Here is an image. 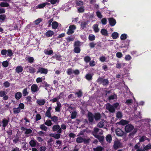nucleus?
<instances>
[{
  "label": "nucleus",
  "mask_w": 151,
  "mask_h": 151,
  "mask_svg": "<svg viewBox=\"0 0 151 151\" xmlns=\"http://www.w3.org/2000/svg\"><path fill=\"white\" fill-rule=\"evenodd\" d=\"M133 130V132L130 134L131 135H133L135 134L137 131V129L134 128V126L130 124L127 125L125 127V130L127 132H129Z\"/></svg>",
  "instance_id": "nucleus-1"
},
{
  "label": "nucleus",
  "mask_w": 151,
  "mask_h": 151,
  "mask_svg": "<svg viewBox=\"0 0 151 151\" xmlns=\"http://www.w3.org/2000/svg\"><path fill=\"white\" fill-rule=\"evenodd\" d=\"M98 82L104 85H106L108 84L109 81L107 79H103L99 78L98 80Z\"/></svg>",
  "instance_id": "nucleus-2"
},
{
  "label": "nucleus",
  "mask_w": 151,
  "mask_h": 151,
  "mask_svg": "<svg viewBox=\"0 0 151 151\" xmlns=\"http://www.w3.org/2000/svg\"><path fill=\"white\" fill-rule=\"evenodd\" d=\"M48 72V70L45 68L40 67L38 69L37 73H40L41 74H46Z\"/></svg>",
  "instance_id": "nucleus-3"
},
{
  "label": "nucleus",
  "mask_w": 151,
  "mask_h": 151,
  "mask_svg": "<svg viewBox=\"0 0 151 151\" xmlns=\"http://www.w3.org/2000/svg\"><path fill=\"white\" fill-rule=\"evenodd\" d=\"M106 109L111 113H114L115 111V108L113 106L109 104H106Z\"/></svg>",
  "instance_id": "nucleus-4"
},
{
  "label": "nucleus",
  "mask_w": 151,
  "mask_h": 151,
  "mask_svg": "<svg viewBox=\"0 0 151 151\" xmlns=\"http://www.w3.org/2000/svg\"><path fill=\"white\" fill-rule=\"evenodd\" d=\"M76 29V27L74 25H70L67 32L68 35H70L74 32V30Z\"/></svg>",
  "instance_id": "nucleus-5"
},
{
  "label": "nucleus",
  "mask_w": 151,
  "mask_h": 151,
  "mask_svg": "<svg viewBox=\"0 0 151 151\" xmlns=\"http://www.w3.org/2000/svg\"><path fill=\"white\" fill-rule=\"evenodd\" d=\"M138 139L139 140V142H143L145 141V140H147L148 142H150V139L147 138L145 136H139L138 137Z\"/></svg>",
  "instance_id": "nucleus-6"
},
{
  "label": "nucleus",
  "mask_w": 151,
  "mask_h": 151,
  "mask_svg": "<svg viewBox=\"0 0 151 151\" xmlns=\"http://www.w3.org/2000/svg\"><path fill=\"white\" fill-rule=\"evenodd\" d=\"M50 5V3L47 2H46L38 5L37 6V8L39 9H41L44 8L46 5Z\"/></svg>",
  "instance_id": "nucleus-7"
},
{
  "label": "nucleus",
  "mask_w": 151,
  "mask_h": 151,
  "mask_svg": "<svg viewBox=\"0 0 151 151\" xmlns=\"http://www.w3.org/2000/svg\"><path fill=\"white\" fill-rule=\"evenodd\" d=\"M46 102V100L44 99H38L36 101L37 103L40 106H42Z\"/></svg>",
  "instance_id": "nucleus-8"
},
{
  "label": "nucleus",
  "mask_w": 151,
  "mask_h": 151,
  "mask_svg": "<svg viewBox=\"0 0 151 151\" xmlns=\"http://www.w3.org/2000/svg\"><path fill=\"white\" fill-rule=\"evenodd\" d=\"M88 117L89 121L91 122H92L93 120L94 117V115L92 113L89 112L88 114Z\"/></svg>",
  "instance_id": "nucleus-9"
},
{
  "label": "nucleus",
  "mask_w": 151,
  "mask_h": 151,
  "mask_svg": "<svg viewBox=\"0 0 151 151\" xmlns=\"http://www.w3.org/2000/svg\"><path fill=\"white\" fill-rule=\"evenodd\" d=\"M116 133L118 136H122L123 135L124 132L122 131L121 129H117L116 130Z\"/></svg>",
  "instance_id": "nucleus-10"
},
{
  "label": "nucleus",
  "mask_w": 151,
  "mask_h": 151,
  "mask_svg": "<svg viewBox=\"0 0 151 151\" xmlns=\"http://www.w3.org/2000/svg\"><path fill=\"white\" fill-rule=\"evenodd\" d=\"M9 108V105H4L0 107L1 111L4 112L5 110H7Z\"/></svg>",
  "instance_id": "nucleus-11"
},
{
  "label": "nucleus",
  "mask_w": 151,
  "mask_h": 151,
  "mask_svg": "<svg viewBox=\"0 0 151 151\" xmlns=\"http://www.w3.org/2000/svg\"><path fill=\"white\" fill-rule=\"evenodd\" d=\"M114 146V148L116 149L118 148L121 147L122 145L119 142L116 141L115 142Z\"/></svg>",
  "instance_id": "nucleus-12"
},
{
  "label": "nucleus",
  "mask_w": 151,
  "mask_h": 151,
  "mask_svg": "<svg viewBox=\"0 0 151 151\" xmlns=\"http://www.w3.org/2000/svg\"><path fill=\"white\" fill-rule=\"evenodd\" d=\"M109 22L110 24L112 26H114L116 23V20L113 18H110L109 19Z\"/></svg>",
  "instance_id": "nucleus-13"
},
{
  "label": "nucleus",
  "mask_w": 151,
  "mask_h": 151,
  "mask_svg": "<svg viewBox=\"0 0 151 151\" xmlns=\"http://www.w3.org/2000/svg\"><path fill=\"white\" fill-rule=\"evenodd\" d=\"M51 109L52 108L50 107H49L45 114L46 116L48 117L49 118H51V117L50 111Z\"/></svg>",
  "instance_id": "nucleus-14"
},
{
  "label": "nucleus",
  "mask_w": 151,
  "mask_h": 151,
  "mask_svg": "<svg viewBox=\"0 0 151 151\" xmlns=\"http://www.w3.org/2000/svg\"><path fill=\"white\" fill-rule=\"evenodd\" d=\"M61 106V105L59 101H57V106L55 108V111L57 112H59Z\"/></svg>",
  "instance_id": "nucleus-15"
},
{
  "label": "nucleus",
  "mask_w": 151,
  "mask_h": 151,
  "mask_svg": "<svg viewBox=\"0 0 151 151\" xmlns=\"http://www.w3.org/2000/svg\"><path fill=\"white\" fill-rule=\"evenodd\" d=\"M23 70V68L22 66H17L15 69L16 72L17 73H19L21 72Z\"/></svg>",
  "instance_id": "nucleus-16"
},
{
  "label": "nucleus",
  "mask_w": 151,
  "mask_h": 151,
  "mask_svg": "<svg viewBox=\"0 0 151 151\" xmlns=\"http://www.w3.org/2000/svg\"><path fill=\"white\" fill-rule=\"evenodd\" d=\"M31 89L32 91L36 92L38 90V86L36 84H33L32 86Z\"/></svg>",
  "instance_id": "nucleus-17"
},
{
  "label": "nucleus",
  "mask_w": 151,
  "mask_h": 151,
  "mask_svg": "<svg viewBox=\"0 0 151 151\" xmlns=\"http://www.w3.org/2000/svg\"><path fill=\"white\" fill-rule=\"evenodd\" d=\"M50 136L51 137H54L56 139H59L60 136V134H50Z\"/></svg>",
  "instance_id": "nucleus-18"
},
{
  "label": "nucleus",
  "mask_w": 151,
  "mask_h": 151,
  "mask_svg": "<svg viewBox=\"0 0 151 151\" xmlns=\"http://www.w3.org/2000/svg\"><path fill=\"white\" fill-rule=\"evenodd\" d=\"M54 34L53 31L51 30H49L45 33V35L47 37H51Z\"/></svg>",
  "instance_id": "nucleus-19"
},
{
  "label": "nucleus",
  "mask_w": 151,
  "mask_h": 151,
  "mask_svg": "<svg viewBox=\"0 0 151 151\" xmlns=\"http://www.w3.org/2000/svg\"><path fill=\"white\" fill-rule=\"evenodd\" d=\"M58 26V24L56 22H53L52 24V26L53 29H56Z\"/></svg>",
  "instance_id": "nucleus-20"
},
{
  "label": "nucleus",
  "mask_w": 151,
  "mask_h": 151,
  "mask_svg": "<svg viewBox=\"0 0 151 151\" xmlns=\"http://www.w3.org/2000/svg\"><path fill=\"white\" fill-rule=\"evenodd\" d=\"M93 29L95 32H98L99 31V29L98 28V25L97 24H95L93 25Z\"/></svg>",
  "instance_id": "nucleus-21"
},
{
  "label": "nucleus",
  "mask_w": 151,
  "mask_h": 151,
  "mask_svg": "<svg viewBox=\"0 0 151 151\" xmlns=\"http://www.w3.org/2000/svg\"><path fill=\"white\" fill-rule=\"evenodd\" d=\"M128 121L123 119H122L119 122V124L122 125H125L128 124Z\"/></svg>",
  "instance_id": "nucleus-22"
},
{
  "label": "nucleus",
  "mask_w": 151,
  "mask_h": 151,
  "mask_svg": "<svg viewBox=\"0 0 151 151\" xmlns=\"http://www.w3.org/2000/svg\"><path fill=\"white\" fill-rule=\"evenodd\" d=\"M143 148V151H147L151 149V145L149 144L145 146Z\"/></svg>",
  "instance_id": "nucleus-23"
},
{
  "label": "nucleus",
  "mask_w": 151,
  "mask_h": 151,
  "mask_svg": "<svg viewBox=\"0 0 151 151\" xmlns=\"http://www.w3.org/2000/svg\"><path fill=\"white\" fill-rule=\"evenodd\" d=\"M53 53V51L52 50H50L48 49L45 50L44 51V53L47 55H50Z\"/></svg>",
  "instance_id": "nucleus-24"
},
{
  "label": "nucleus",
  "mask_w": 151,
  "mask_h": 151,
  "mask_svg": "<svg viewBox=\"0 0 151 151\" xmlns=\"http://www.w3.org/2000/svg\"><path fill=\"white\" fill-rule=\"evenodd\" d=\"M101 33L102 35L104 36H107L108 34L107 30L104 29H103L101 30Z\"/></svg>",
  "instance_id": "nucleus-25"
},
{
  "label": "nucleus",
  "mask_w": 151,
  "mask_h": 151,
  "mask_svg": "<svg viewBox=\"0 0 151 151\" xmlns=\"http://www.w3.org/2000/svg\"><path fill=\"white\" fill-rule=\"evenodd\" d=\"M22 96V94L20 92H17L15 94V96L16 99L18 100L20 99Z\"/></svg>",
  "instance_id": "nucleus-26"
},
{
  "label": "nucleus",
  "mask_w": 151,
  "mask_h": 151,
  "mask_svg": "<svg viewBox=\"0 0 151 151\" xmlns=\"http://www.w3.org/2000/svg\"><path fill=\"white\" fill-rule=\"evenodd\" d=\"M9 6V4L6 2H1L0 4V6L1 7H7Z\"/></svg>",
  "instance_id": "nucleus-27"
},
{
  "label": "nucleus",
  "mask_w": 151,
  "mask_h": 151,
  "mask_svg": "<svg viewBox=\"0 0 151 151\" xmlns=\"http://www.w3.org/2000/svg\"><path fill=\"white\" fill-rule=\"evenodd\" d=\"M99 129H98L97 128H94V131L92 132V134L95 137L98 135L97 134V133L98 132Z\"/></svg>",
  "instance_id": "nucleus-28"
},
{
  "label": "nucleus",
  "mask_w": 151,
  "mask_h": 151,
  "mask_svg": "<svg viewBox=\"0 0 151 151\" xmlns=\"http://www.w3.org/2000/svg\"><path fill=\"white\" fill-rule=\"evenodd\" d=\"M26 59V60L30 63H33L34 60V58L33 57L29 56L27 57Z\"/></svg>",
  "instance_id": "nucleus-29"
},
{
  "label": "nucleus",
  "mask_w": 151,
  "mask_h": 151,
  "mask_svg": "<svg viewBox=\"0 0 151 151\" xmlns=\"http://www.w3.org/2000/svg\"><path fill=\"white\" fill-rule=\"evenodd\" d=\"M2 123L3 124L2 126L3 127H4V129L5 127L6 126V125L8 124V121L7 120H6L5 119H4L2 120Z\"/></svg>",
  "instance_id": "nucleus-30"
},
{
  "label": "nucleus",
  "mask_w": 151,
  "mask_h": 151,
  "mask_svg": "<svg viewBox=\"0 0 151 151\" xmlns=\"http://www.w3.org/2000/svg\"><path fill=\"white\" fill-rule=\"evenodd\" d=\"M119 35V34L117 32H114L112 34L111 37L113 39H116L118 37Z\"/></svg>",
  "instance_id": "nucleus-31"
},
{
  "label": "nucleus",
  "mask_w": 151,
  "mask_h": 151,
  "mask_svg": "<svg viewBox=\"0 0 151 151\" xmlns=\"http://www.w3.org/2000/svg\"><path fill=\"white\" fill-rule=\"evenodd\" d=\"M106 140L109 143H110L111 141L112 138L110 134H108L106 137Z\"/></svg>",
  "instance_id": "nucleus-32"
},
{
  "label": "nucleus",
  "mask_w": 151,
  "mask_h": 151,
  "mask_svg": "<svg viewBox=\"0 0 151 151\" xmlns=\"http://www.w3.org/2000/svg\"><path fill=\"white\" fill-rule=\"evenodd\" d=\"M116 116L117 118H121L122 116V112L120 111L117 112L116 114Z\"/></svg>",
  "instance_id": "nucleus-33"
},
{
  "label": "nucleus",
  "mask_w": 151,
  "mask_h": 151,
  "mask_svg": "<svg viewBox=\"0 0 151 151\" xmlns=\"http://www.w3.org/2000/svg\"><path fill=\"white\" fill-rule=\"evenodd\" d=\"M84 138L81 137H78L76 139V142L78 143H81L83 142Z\"/></svg>",
  "instance_id": "nucleus-34"
},
{
  "label": "nucleus",
  "mask_w": 151,
  "mask_h": 151,
  "mask_svg": "<svg viewBox=\"0 0 151 151\" xmlns=\"http://www.w3.org/2000/svg\"><path fill=\"white\" fill-rule=\"evenodd\" d=\"M7 53L6 57L7 56H9L10 57H11L13 55V52L12 50L10 49L8 50L7 51Z\"/></svg>",
  "instance_id": "nucleus-35"
},
{
  "label": "nucleus",
  "mask_w": 151,
  "mask_h": 151,
  "mask_svg": "<svg viewBox=\"0 0 151 151\" xmlns=\"http://www.w3.org/2000/svg\"><path fill=\"white\" fill-rule=\"evenodd\" d=\"M104 149L101 146H99L93 149L94 151H102Z\"/></svg>",
  "instance_id": "nucleus-36"
},
{
  "label": "nucleus",
  "mask_w": 151,
  "mask_h": 151,
  "mask_svg": "<svg viewBox=\"0 0 151 151\" xmlns=\"http://www.w3.org/2000/svg\"><path fill=\"white\" fill-rule=\"evenodd\" d=\"M94 117L96 120H99L101 118L100 114L98 113L95 114L94 115Z\"/></svg>",
  "instance_id": "nucleus-37"
},
{
  "label": "nucleus",
  "mask_w": 151,
  "mask_h": 151,
  "mask_svg": "<svg viewBox=\"0 0 151 151\" xmlns=\"http://www.w3.org/2000/svg\"><path fill=\"white\" fill-rule=\"evenodd\" d=\"M60 127L58 125H54L52 127V130L53 131H56L60 128Z\"/></svg>",
  "instance_id": "nucleus-38"
},
{
  "label": "nucleus",
  "mask_w": 151,
  "mask_h": 151,
  "mask_svg": "<svg viewBox=\"0 0 151 151\" xmlns=\"http://www.w3.org/2000/svg\"><path fill=\"white\" fill-rule=\"evenodd\" d=\"M29 144L31 147H35L36 145V141L34 140H32L30 142Z\"/></svg>",
  "instance_id": "nucleus-39"
},
{
  "label": "nucleus",
  "mask_w": 151,
  "mask_h": 151,
  "mask_svg": "<svg viewBox=\"0 0 151 151\" xmlns=\"http://www.w3.org/2000/svg\"><path fill=\"white\" fill-rule=\"evenodd\" d=\"M127 37V35L125 34H122L120 36V39L122 40H124L126 39Z\"/></svg>",
  "instance_id": "nucleus-40"
},
{
  "label": "nucleus",
  "mask_w": 151,
  "mask_h": 151,
  "mask_svg": "<svg viewBox=\"0 0 151 151\" xmlns=\"http://www.w3.org/2000/svg\"><path fill=\"white\" fill-rule=\"evenodd\" d=\"M51 119L52 121L55 122H58V118L56 116H54L50 118Z\"/></svg>",
  "instance_id": "nucleus-41"
},
{
  "label": "nucleus",
  "mask_w": 151,
  "mask_h": 151,
  "mask_svg": "<svg viewBox=\"0 0 151 151\" xmlns=\"http://www.w3.org/2000/svg\"><path fill=\"white\" fill-rule=\"evenodd\" d=\"M52 124V123L50 120H47L45 123V124L48 126H50Z\"/></svg>",
  "instance_id": "nucleus-42"
},
{
  "label": "nucleus",
  "mask_w": 151,
  "mask_h": 151,
  "mask_svg": "<svg viewBox=\"0 0 151 151\" xmlns=\"http://www.w3.org/2000/svg\"><path fill=\"white\" fill-rule=\"evenodd\" d=\"M40 128L45 131H46L47 130V127H46L44 124H41L40 126Z\"/></svg>",
  "instance_id": "nucleus-43"
},
{
  "label": "nucleus",
  "mask_w": 151,
  "mask_h": 151,
  "mask_svg": "<svg viewBox=\"0 0 151 151\" xmlns=\"http://www.w3.org/2000/svg\"><path fill=\"white\" fill-rule=\"evenodd\" d=\"M74 50L75 53H78L80 52L81 50L79 47H76L74 48Z\"/></svg>",
  "instance_id": "nucleus-44"
},
{
  "label": "nucleus",
  "mask_w": 151,
  "mask_h": 151,
  "mask_svg": "<svg viewBox=\"0 0 151 151\" xmlns=\"http://www.w3.org/2000/svg\"><path fill=\"white\" fill-rule=\"evenodd\" d=\"M29 67V73H34L35 72V69L31 67Z\"/></svg>",
  "instance_id": "nucleus-45"
},
{
  "label": "nucleus",
  "mask_w": 151,
  "mask_h": 151,
  "mask_svg": "<svg viewBox=\"0 0 151 151\" xmlns=\"http://www.w3.org/2000/svg\"><path fill=\"white\" fill-rule=\"evenodd\" d=\"M54 57H55L57 60L60 61L61 60V56L60 55L56 54Z\"/></svg>",
  "instance_id": "nucleus-46"
},
{
  "label": "nucleus",
  "mask_w": 151,
  "mask_h": 151,
  "mask_svg": "<svg viewBox=\"0 0 151 151\" xmlns=\"http://www.w3.org/2000/svg\"><path fill=\"white\" fill-rule=\"evenodd\" d=\"M95 38V37L94 35L91 34L89 35L88 37V39L90 40L93 41L94 40Z\"/></svg>",
  "instance_id": "nucleus-47"
},
{
  "label": "nucleus",
  "mask_w": 151,
  "mask_h": 151,
  "mask_svg": "<svg viewBox=\"0 0 151 151\" xmlns=\"http://www.w3.org/2000/svg\"><path fill=\"white\" fill-rule=\"evenodd\" d=\"M95 137L98 139L100 142L103 141L104 138V137L103 136H99V135L96 136Z\"/></svg>",
  "instance_id": "nucleus-48"
},
{
  "label": "nucleus",
  "mask_w": 151,
  "mask_h": 151,
  "mask_svg": "<svg viewBox=\"0 0 151 151\" xmlns=\"http://www.w3.org/2000/svg\"><path fill=\"white\" fill-rule=\"evenodd\" d=\"M60 99V97L58 96L56 98L50 100V101L53 103L57 101L58 100Z\"/></svg>",
  "instance_id": "nucleus-49"
},
{
  "label": "nucleus",
  "mask_w": 151,
  "mask_h": 151,
  "mask_svg": "<svg viewBox=\"0 0 151 151\" xmlns=\"http://www.w3.org/2000/svg\"><path fill=\"white\" fill-rule=\"evenodd\" d=\"M76 4L77 5L79 6H81L83 5V3L82 1H77L76 2Z\"/></svg>",
  "instance_id": "nucleus-50"
},
{
  "label": "nucleus",
  "mask_w": 151,
  "mask_h": 151,
  "mask_svg": "<svg viewBox=\"0 0 151 151\" xmlns=\"http://www.w3.org/2000/svg\"><path fill=\"white\" fill-rule=\"evenodd\" d=\"M124 59L126 60L129 61L132 59V57L130 55H127L125 56Z\"/></svg>",
  "instance_id": "nucleus-51"
},
{
  "label": "nucleus",
  "mask_w": 151,
  "mask_h": 151,
  "mask_svg": "<svg viewBox=\"0 0 151 151\" xmlns=\"http://www.w3.org/2000/svg\"><path fill=\"white\" fill-rule=\"evenodd\" d=\"M20 111V109L18 107L14 109V112L15 114L19 113Z\"/></svg>",
  "instance_id": "nucleus-52"
},
{
  "label": "nucleus",
  "mask_w": 151,
  "mask_h": 151,
  "mask_svg": "<svg viewBox=\"0 0 151 151\" xmlns=\"http://www.w3.org/2000/svg\"><path fill=\"white\" fill-rule=\"evenodd\" d=\"M75 94L77 95L78 97H81L82 95V92L81 90H79L78 92H76Z\"/></svg>",
  "instance_id": "nucleus-53"
},
{
  "label": "nucleus",
  "mask_w": 151,
  "mask_h": 151,
  "mask_svg": "<svg viewBox=\"0 0 151 151\" xmlns=\"http://www.w3.org/2000/svg\"><path fill=\"white\" fill-rule=\"evenodd\" d=\"M92 76V75L91 74H88L86 75V78L87 80H89L91 79Z\"/></svg>",
  "instance_id": "nucleus-54"
},
{
  "label": "nucleus",
  "mask_w": 151,
  "mask_h": 151,
  "mask_svg": "<svg viewBox=\"0 0 151 151\" xmlns=\"http://www.w3.org/2000/svg\"><path fill=\"white\" fill-rule=\"evenodd\" d=\"M73 70L71 69H69L67 70V72L68 75H70L73 73Z\"/></svg>",
  "instance_id": "nucleus-55"
},
{
  "label": "nucleus",
  "mask_w": 151,
  "mask_h": 151,
  "mask_svg": "<svg viewBox=\"0 0 151 151\" xmlns=\"http://www.w3.org/2000/svg\"><path fill=\"white\" fill-rule=\"evenodd\" d=\"M25 133L26 134H29L31 133L32 132V130L29 129H25Z\"/></svg>",
  "instance_id": "nucleus-56"
},
{
  "label": "nucleus",
  "mask_w": 151,
  "mask_h": 151,
  "mask_svg": "<svg viewBox=\"0 0 151 151\" xmlns=\"http://www.w3.org/2000/svg\"><path fill=\"white\" fill-rule=\"evenodd\" d=\"M27 88H24L23 89L22 93L24 96H26L28 94V92H27Z\"/></svg>",
  "instance_id": "nucleus-57"
},
{
  "label": "nucleus",
  "mask_w": 151,
  "mask_h": 151,
  "mask_svg": "<svg viewBox=\"0 0 151 151\" xmlns=\"http://www.w3.org/2000/svg\"><path fill=\"white\" fill-rule=\"evenodd\" d=\"M104 122L102 121L99 122L98 123L97 126L100 128H102L104 126Z\"/></svg>",
  "instance_id": "nucleus-58"
},
{
  "label": "nucleus",
  "mask_w": 151,
  "mask_h": 151,
  "mask_svg": "<svg viewBox=\"0 0 151 151\" xmlns=\"http://www.w3.org/2000/svg\"><path fill=\"white\" fill-rule=\"evenodd\" d=\"M113 106L114 108L115 109H119L120 108L119 104L118 103H116L114 104L113 105Z\"/></svg>",
  "instance_id": "nucleus-59"
},
{
  "label": "nucleus",
  "mask_w": 151,
  "mask_h": 151,
  "mask_svg": "<svg viewBox=\"0 0 151 151\" xmlns=\"http://www.w3.org/2000/svg\"><path fill=\"white\" fill-rule=\"evenodd\" d=\"M85 61L86 63L88 62L91 60V58L88 56L85 57L84 58Z\"/></svg>",
  "instance_id": "nucleus-60"
},
{
  "label": "nucleus",
  "mask_w": 151,
  "mask_h": 151,
  "mask_svg": "<svg viewBox=\"0 0 151 151\" xmlns=\"http://www.w3.org/2000/svg\"><path fill=\"white\" fill-rule=\"evenodd\" d=\"M6 16L4 14H1L0 15V20L2 21H4L5 19Z\"/></svg>",
  "instance_id": "nucleus-61"
},
{
  "label": "nucleus",
  "mask_w": 151,
  "mask_h": 151,
  "mask_svg": "<svg viewBox=\"0 0 151 151\" xmlns=\"http://www.w3.org/2000/svg\"><path fill=\"white\" fill-rule=\"evenodd\" d=\"M2 64L3 66L5 67H6L8 65V63L7 61H5L3 62Z\"/></svg>",
  "instance_id": "nucleus-62"
},
{
  "label": "nucleus",
  "mask_w": 151,
  "mask_h": 151,
  "mask_svg": "<svg viewBox=\"0 0 151 151\" xmlns=\"http://www.w3.org/2000/svg\"><path fill=\"white\" fill-rule=\"evenodd\" d=\"M107 20L106 18H105L102 19L101 20V23L103 25L106 24L107 23Z\"/></svg>",
  "instance_id": "nucleus-63"
},
{
  "label": "nucleus",
  "mask_w": 151,
  "mask_h": 151,
  "mask_svg": "<svg viewBox=\"0 0 151 151\" xmlns=\"http://www.w3.org/2000/svg\"><path fill=\"white\" fill-rule=\"evenodd\" d=\"M116 96L115 94H114L110 96L109 97V100L116 99Z\"/></svg>",
  "instance_id": "nucleus-64"
}]
</instances>
